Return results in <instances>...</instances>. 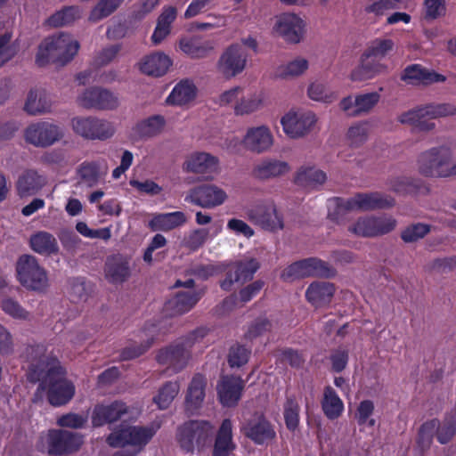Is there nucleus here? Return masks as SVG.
I'll return each mask as SVG.
<instances>
[{
	"label": "nucleus",
	"instance_id": "obj_1",
	"mask_svg": "<svg viewBox=\"0 0 456 456\" xmlns=\"http://www.w3.org/2000/svg\"><path fill=\"white\" fill-rule=\"evenodd\" d=\"M31 379L41 380L35 395V400L46 397L53 406H61L69 403L75 395L73 383L64 376V370L59 361L46 354L44 346L31 348Z\"/></svg>",
	"mask_w": 456,
	"mask_h": 456
},
{
	"label": "nucleus",
	"instance_id": "obj_2",
	"mask_svg": "<svg viewBox=\"0 0 456 456\" xmlns=\"http://www.w3.org/2000/svg\"><path fill=\"white\" fill-rule=\"evenodd\" d=\"M452 149L441 145L424 151L418 159V170L427 177L447 178L456 175V160Z\"/></svg>",
	"mask_w": 456,
	"mask_h": 456
},
{
	"label": "nucleus",
	"instance_id": "obj_3",
	"mask_svg": "<svg viewBox=\"0 0 456 456\" xmlns=\"http://www.w3.org/2000/svg\"><path fill=\"white\" fill-rule=\"evenodd\" d=\"M394 204L392 197L379 192L358 194L348 200L333 199L329 201V216L339 221L349 211L384 208Z\"/></svg>",
	"mask_w": 456,
	"mask_h": 456
},
{
	"label": "nucleus",
	"instance_id": "obj_4",
	"mask_svg": "<svg viewBox=\"0 0 456 456\" xmlns=\"http://www.w3.org/2000/svg\"><path fill=\"white\" fill-rule=\"evenodd\" d=\"M79 43L71 35L61 33L45 38L39 45L36 61L39 65L53 61H69L77 54Z\"/></svg>",
	"mask_w": 456,
	"mask_h": 456
},
{
	"label": "nucleus",
	"instance_id": "obj_5",
	"mask_svg": "<svg viewBox=\"0 0 456 456\" xmlns=\"http://www.w3.org/2000/svg\"><path fill=\"white\" fill-rule=\"evenodd\" d=\"M15 271L18 281L28 290L41 292L49 286L47 271L32 255L20 256L16 262Z\"/></svg>",
	"mask_w": 456,
	"mask_h": 456
},
{
	"label": "nucleus",
	"instance_id": "obj_6",
	"mask_svg": "<svg viewBox=\"0 0 456 456\" xmlns=\"http://www.w3.org/2000/svg\"><path fill=\"white\" fill-rule=\"evenodd\" d=\"M456 115V106L452 103L428 105L401 114L398 120L419 130H431L435 124L432 119Z\"/></svg>",
	"mask_w": 456,
	"mask_h": 456
},
{
	"label": "nucleus",
	"instance_id": "obj_7",
	"mask_svg": "<svg viewBox=\"0 0 456 456\" xmlns=\"http://www.w3.org/2000/svg\"><path fill=\"white\" fill-rule=\"evenodd\" d=\"M160 426V421L153 422L149 427L129 426L110 434L108 437V443L113 447L131 446L132 453L129 456H134L152 438Z\"/></svg>",
	"mask_w": 456,
	"mask_h": 456
},
{
	"label": "nucleus",
	"instance_id": "obj_8",
	"mask_svg": "<svg viewBox=\"0 0 456 456\" xmlns=\"http://www.w3.org/2000/svg\"><path fill=\"white\" fill-rule=\"evenodd\" d=\"M455 433L456 420L452 422L445 419L441 422L437 419H428L421 424L419 429L417 448L421 452H426L430 448L435 436L440 444H445L452 439Z\"/></svg>",
	"mask_w": 456,
	"mask_h": 456
},
{
	"label": "nucleus",
	"instance_id": "obj_9",
	"mask_svg": "<svg viewBox=\"0 0 456 456\" xmlns=\"http://www.w3.org/2000/svg\"><path fill=\"white\" fill-rule=\"evenodd\" d=\"M316 114L309 110L293 108L281 118L283 133L291 139L303 138L310 134L317 123Z\"/></svg>",
	"mask_w": 456,
	"mask_h": 456
},
{
	"label": "nucleus",
	"instance_id": "obj_10",
	"mask_svg": "<svg viewBox=\"0 0 456 456\" xmlns=\"http://www.w3.org/2000/svg\"><path fill=\"white\" fill-rule=\"evenodd\" d=\"M273 31L289 44H299L305 37L307 23L297 13L282 12L275 16Z\"/></svg>",
	"mask_w": 456,
	"mask_h": 456
},
{
	"label": "nucleus",
	"instance_id": "obj_11",
	"mask_svg": "<svg viewBox=\"0 0 456 456\" xmlns=\"http://www.w3.org/2000/svg\"><path fill=\"white\" fill-rule=\"evenodd\" d=\"M73 131L90 140H107L116 133L114 122L95 117H76L71 119Z\"/></svg>",
	"mask_w": 456,
	"mask_h": 456
},
{
	"label": "nucleus",
	"instance_id": "obj_12",
	"mask_svg": "<svg viewBox=\"0 0 456 456\" xmlns=\"http://www.w3.org/2000/svg\"><path fill=\"white\" fill-rule=\"evenodd\" d=\"M213 427L208 421L196 420L184 423L178 428L176 439L180 446L187 451L204 444L212 435Z\"/></svg>",
	"mask_w": 456,
	"mask_h": 456
},
{
	"label": "nucleus",
	"instance_id": "obj_13",
	"mask_svg": "<svg viewBox=\"0 0 456 456\" xmlns=\"http://www.w3.org/2000/svg\"><path fill=\"white\" fill-rule=\"evenodd\" d=\"M185 200L203 208L212 209L228 200V193L215 183H204L191 189Z\"/></svg>",
	"mask_w": 456,
	"mask_h": 456
},
{
	"label": "nucleus",
	"instance_id": "obj_14",
	"mask_svg": "<svg viewBox=\"0 0 456 456\" xmlns=\"http://www.w3.org/2000/svg\"><path fill=\"white\" fill-rule=\"evenodd\" d=\"M63 136L64 129L51 122L31 124L24 132V138L27 142L41 148H46L58 142Z\"/></svg>",
	"mask_w": 456,
	"mask_h": 456
},
{
	"label": "nucleus",
	"instance_id": "obj_15",
	"mask_svg": "<svg viewBox=\"0 0 456 456\" xmlns=\"http://www.w3.org/2000/svg\"><path fill=\"white\" fill-rule=\"evenodd\" d=\"M41 443L51 454L69 453L83 444V436L63 430H49L42 436Z\"/></svg>",
	"mask_w": 456,
	"mask_h": 456
},
{
	"label": "nucleus",
	"instance_id": "obj_16",
	"mask_svg": "<svg viewBox=\"0 0 456 456\" xmlns=\"http://www.w3.org/2000/svg\"><path fill=\"white\" fill-rule=\"evenodd\" d=\"M248 53L239 43L232 44L221 54L217 69L225 77L231 78L241 73L247 65Z\"/></svg>",
	"mask_w": 456,
	"mask_h": 456
},
{
	"label": "nucleus",
	"instance_id": "obj_17",
	"mask_svg": "<svg viewBox=\"0 0 456 456\" xmlns=\"http://www.w3.org/2000/svg\"><path fill=\"white\" fill-rule=\"evenodd\" d=\"M274 142V135L271 128L265 124L248 126L241 139L244 148L256 154L271 151Z\"/></svg>",
	"mask_w": 456,
	"mask_h": 456
},
{
	"label": "nucleus",
	"instance_id": "obj_18",
	"mask_svg": "<svg viewBox=\"0 0 456 456\" xmlns=\"http://www.w3.org/2000/svg\"><path fill=\"white\" fill-rule=\"evenodd\" d=\"M140 412L139 408L127 407L120 402H115L108 405H98L94 410L92 423L94 427H100L118 419H132L137 418Z\"/></svg>",
	"mask_w": 456,
	"mask_h": 456
},
{
	"label": "nucleus",
	"instance_id": "obj_19",
	"mask_svg": "<svg viewBox=\"0 0 456 456\" xmlns=\"http://www.w3.org/2000/svg\"><path fill=\"white\" fill-rule=\"evenodd\" d=\"M396 221L390 216L359 218L349 226V231L362 237H375L394 230Z\"/></svg>",
	"mask_w": 456,
	"mask_h": 456
},
{
	"label": "nucleus",
	"instance_id": "obj_20",
	"mask_svg": "<svg viewBox=\"0 0 456 456\" xmlns=\"http://www.w3.org/2000/svg\"><path fill=\"white\" fill-rule=\"evenodd\" d=\"M249 220L265 229L275 231L283 227V219L273 201L257 204L248 211Z\"/></svg>",
	"mask_w": 456,
	"mask_h": 456
},
{
	"label": "nucleus",
	"instance_id": "obj_21",
	"mask_svg": "<svg viewBox=\"0 0 456 456\" xmlns=\"http://www.w3.org/2000/svg\"><path fill=\"white\" fill-rule=\"evenodd\" d=\"M258 267L257 261L253 258L232 264L225 279L221 282L222 289L231 290L234 284H242L251 280Z\"/></svg>",
	"mask_w": 456,
	"mask_h": 456
},
{
	"label": "nucleus",
	"instance_id": "obj_22",
	"mask_svg": "<svg viewBox=\"0 0 456 456\" xmlns=\"http://www.w3.org/2000/svg\"><path fill=\"white\" fill-rule=\"evenodd\" d=\"M78 103L86 109L112 110L118 107V98L110 92L92 88L79 95Z\"/></svg>",
	"mask_w": 456,
	"mask_h": 456
},
{
	"label": "nucleus",
	"instance_id": "obj_23",
	"mask_svg": "<svg viewBox=\"0 0 456 456\" xmlns=\"http://www.w3.org/2000/svg\"><path fill=\"white\" fill-rule=\"evenodd\" d=\"M172 59L163 52H153L143 56L138 62L140 71L147 76H164L172 66Z\"/></svg>",
	"mask_w": 456,
	"mask_h": 456
},
{
	"label": "nucleus",
	"instance_id": "obj_24",
	"mask_svg": "<svg viewBox=\"0 0 456 456\" xmlns=\"http://www.w3.org/2000/svg\"><path fill=\"white\" fill-rule=\"evenodd\" d=\"M387 71V65L380 60L365 57V53L360 57L359 64L351 71L349 77L353 82H363L376 77Z\"/></svg>",
	"mask_w": 456,
	"mask_h": 456
},
{
	"label": "nucleus",
	"instance_id": "obj_25",
	"mask_svg": "<svg viewBox=\"0 0 456 456\" xmlns=\"http://www.w3.org/2000/svg\"><path fill=\"white\" fill-rule=\"evenodd\" d=\"M291 170L289 162L278 159H265L256 165L252 170L253 175L260 180L278 178L289 174Z\"/></svg>",
	"mask_w": 456,
	"mask_h": 456
},
{
	"label": "nucleus",
	"instance_id": "obj_26",
	"mask_svg": "<svg viewBox=\"0 0 456 456\" xmlns=\"http://www.w3.org/2000/svg\"><path fill=\"white\" fill-rule=\"evenodd\" d=\"M243 389V381L238 377H224L217 384V394L221 403L224 406L235 405Z\"/></svg>",
	"mask_w": 456,
	"mask_h": 456
},
{
	"label": "nucleus",
	"instance_id": "obj_27",
	"mask_svg": "<svg viewBox=\"0 0 456 456\" xmlns=\"http://www.w3.org/2000/svg\"><path fill=\"white\" fill-rule=\"evenodd\" d=\"M242 429L248 437L257 444L272 440L275 436L273 428L262 415L254 416Z\"/></svg>",
	"mask_w": 456,
	"mask_h": 456
},
{
	"label": "nucleus",
	"instance_id": "obj_28",
	"mask_svg": "<svg viewBox=\"0 0 456 456\" xmlns=\"http://www.w3.org/2000/svg\"><path fill=\"white\" fill-rule=\"evenodd\" d=\"M218 159L208 152H193L183 162V168L187 172L204 175L217 168Z\"/></svg>",
	"mask_w": 456,
	"mask_h": 456
},
{
	"label": "nucleus",
	"instance_id": "obj_29",
	"mask_svg": "<svg viewBox=\"0 0 456 456\" xmlns=\"http://www.w3.org/2000/svg\"><path fill=\"white\" fill-rule=\"evenodd\" d=\"M403 80L409 84L429 85L433 83H443L446 80L445 76L435 70L425 69L419 64L406 68L402 76Z\"/></svg>",
	"mask_w": 456,
	"mask_h": 456
},
{
	"label": "nucleus",
	"instance_id": "obj_30",
	"mask_svg": "<svg viewBox=\"0 0 456 456\" xmlns=\"http://www.w3.org/2000/svg\"><path fill=\"white\" fill-rule=\"evenodd\" d=\"M187 222L186 215L182 211L152 214L148 226L151 230L168 232L178 228Z\"/></svg>",
	"mask_w": 456,
	"mask_h": 456
},
{
	"label": "nucleus",
	"instance_id": "obj_31",
	"mask_svg": "<svg viewBox=\"0 0 456 456\" xmlns=\"http://www.w3.org/2000/svg\"><path fill=\"white\" fill-rule=\"evenodd\" d=\"M179 51L185 55L200 59L208 56L214 49V44L210 41H202L196 37L183 36L178 40Z\"/></svg>",
	"mask_w": 456,
	"mask_h": 456
},
{
	"label": "nucleus",
	"instance_id": "obj_32",
	"mask_svg": "<svg viewBox=\"0 0 456 456\" xmlns=\"http://www.w3.org/2000/svg\"><path fill=\"white\" fill-rule=\"evenodd\" d=\"M131 275L130 260L123 256L109 257L105 264V276L111 282H123Z\"/></svg>",
	"mask_w": 456,
	"mask_h": 456
},
{
	"label": "nucleus",
	"instance_id": "obj_33",
	"mask_svg": "<svg viewBox=\"0 0 456 456\" xmlns=\"http://www.w3.org/2000/svg\"><path fill=\"white\" fill-rule=\"evenodd\" d=\"M175 19L176 10L174 7L163 8L157 19L155 28L151 37V41L154 45L161 44L171 34L172 24Z\"/></svg>",
	"mask_w": 456,
	"mask_h": 456
},
{
	"label": "nucleus",
	"instance_id": "obj_34",
	"mask_svg": "<svg viewBox=\"0 0 456 456\" xmlns=\"http://www.w3.org/2000/svg\"><path fill=\"white\" fill-rule=\"evenodd\" d=\"M265 102V94L262 91H255L240 98L233 105L235 116H249L260 110Z\"/></svg>",
	"mask_w": 456,
	"mask_h": 456
},
{
	"label": "nucleus",
	"instance_id": "obj_35",
	"mask_svg": "<svg viewBox=\"0 0 456 456\" xmlns=\"http://www.w3.org/2000/svg\"><path fill=\"white\" fill-rule=\"evenodd\" d=\"M310 68L308 58L297 55L280 65L277 69V76L284 80L303 77Z\"/></svg>",
	"mask_w": 456,
	"mask_h": 456
},
{
	"label": "nucleus",
	"instance_id": "obj_36",
	"mask_svg": "<svg viewBox=\"0 0 456 456\" xmlns=\"http://www.w3.org/2000/svg\"><path fill=\"white\" fill-rule=\"evenodd\" d=\"M165 126L164 117L155 115L137 122L131 128V136L134 139L155 136L164 130Z\"/></svg>",
	"mask_w": 456,
	"mask_h": 456
},
{
	"label": "nucleus",
	"instance_id": "obj_37",
	"mask_svg": "<svg viewBox=\"0 0 456 456\" xmlns=\"http://www.w3.org/2000/svg\"><path fill=\"white\" fill-rule=\"evenodd\" d=\"M197 94L194 84L183 80L176 84L166 99V103L172 106H183L191 102Z\"/></svg>",
	"mask_w": 456,
	"mask_h": 456
},
{
	"label": "nucleus",
	"instance_id": "obj_38",
	"mask_svg": "<svg viewBox=\"0 0 456 456\" xmlns=\"http://www.w3.org/2000/svg\"><path fill=\"white\" fill-rule=\"evenodd\" d=\"M52 107V101L48 94L40 88L28 92L24 110L30 115H40L48 112Z\"/></svg>",
	"mask_w": 456,
	"mask_h": 456
},
{
	"label": "nucleus",
	"instance_id": "obj_39",
	"mask_svg": "<svg viewBox=\"0 0 456 456\" xmlns=\"http://www.w3.org/2000/svg\"><path fill=\"white\" fill-rule=\"evenodd\" d=\"M334 295V287L329 282H313L305 291L306 300L315 307L329 304Z\"/></svg>",
	"mask_w": 456,
	"mask_h": 456
},
{
	"label": "nucleus",
	"instance_id": "obj_40",
	"mask_svg": "<svg viewBox=\"0 0 456 456\" xmlns=\"http://www.w3.org/2000/svg\"><path fill=\"white\" fill-rule=\"evenodd\" d=\"M190 346L188 343H180L161 350L158 354V361L161 363H168L175 368L182 367L190 358Z\"/></svg>",
	"mask_w": 456,
	"mask_h": 456
},
{
	"label": "nucleus",
	"instance_id": "obj_41",
	"mask_svg": "<svg viewBox=\"0 0 456 456\" xmlns=\"http://www.w3.org/2000/svg\"><path fill=\"white\" fill-rule=\"evenodd\" d=\"M46 183L44 175L38 174L36 170L25 171L18 179L17 190L20 196L32 195L37 192Z\"/></svg>",
	"mask_w": 456,
	"mask_h": 456
},
{
	"label": "nucleus",
	"instance_id": "obj_42",
	"mask_svg": "<svg viewBox=\"0 0 456 456\" xmlns=\"http://www.w3.org/2000/svg\"><path fill=\"white\" fill-rule=\"evenodd\" d=\"M326 174L318 167L304 165L296 172L294 181L303 187H315L325 183Z\"/></svg>",
	"mask_w": 456,
	"mask_h": 456
},
{
	"label": "nucleus",
	"instance_id": "obj_43",
	"mask_svg": "<svg viewBox=\"0 0 456 456\" xmlns=\"http://www.w3.org/2000/svg\"><path fill=\"white\" fill-rule=\"evenodd\" d=\"M193 281L189 280L185 282L186 290L180 292L175 298L169 301L171 307L176 314H183L189 311L199 300L200 294L193 289Z\"/></svg>",
	"mask_w": 456,
	"mask_h": 456
},
{
	"label": "nucleus",
	"instance_id": "obj_44",
	"mask_svg": "<svg viewBox=\"0 0 456 456\" xmlns=\"http://www.w3.org/2000/svg\"><path fill=\"white\" fill-rule=\"evenodd\" d=\"M29 243L33 251L43 256H50L59 251L56 239L46 232H38L33 234L30 237Z\"/></svg>",
	"mask_w": 456,
	"mask_h": 456
},
{
	"label": "nucleus",
	"instance_id": "obj_45",
	"mask_svg": "<svg viewBox=\"0 0 456 456\" xmlns=\"http://www.w3.org/2000/svg\"><path fill=\"white\" fill-rule=\"evenodd\" d=\"M322 408L323 413L329 419H336L342 415L345 406L343 401L334 389L330 387H327L323 391Z\"/></svg>",
	"mask_w": 456,
	"mask_h": 456
},
{
	"label": "nucleus",
	"instance_id": "obj_46",
	"mask_svg": "<svg viewBox=\"0 0 456 456\" xmlns=\"http://www.w3.org/2000/svg\"><path fill=\"white\" fill-rule=\"evenodd\" d=\"M232 423L229 419H224L218 431L213 456H228L234 449V444L232 440Z\"/></svg>",
	"mask_w": 456,
	"mask_h": 456
},
{
	"label": "nucleus",
	"instance_id": "obj_47",
	"mask_svg": "<svg viewBox=\"0 0 456 456\" xmlns=\"http://www.w3.org/2000/svg\"><path fill=\"white\" fill-rule=\"evenodd\" d=\"M206 379L200 376H195L188 388L186 406L189 411L197 409L203 402L205 396Z\"/></svg>",
	"mask_w": 456,
	"mask_h": 456
},
{
	"label": "nucleus",
	"instance_id": "obj_48",
	"mask_svg": "<svg viewBox=\"0 0 456 456\" xmlns=\"http://www.w3.org/2000/svg\"><path fill=\"white\" fill-rule=\"evenodd\" d=\"M395 48V42L390 38L377 37L371 40L364 50L365 57H371L374 60L385 58Z\"/></svg>",
	"mask_w": 456,
	"mask_h": 456
},
{
	"label": "nucleus",
	"instance_id": "obj_49",
	"mask_svg": "<svg viewBox=\"0 0 456 456\" xmlns=\"http://www.w3.org/2000/svg\"><path fill=\"white\" fill-rule=\"evenodd\" d=\"M306 93L310 100L322 103H330L337 98L335 92L318 81L310 83Z\"/></svg>",
	"mask_w": 456,
	"mask_h": 456
},
{
	"label": "nucleus",
	"instance_id": "obj_50",
	"mask_svg": "<svg viewBox=\"0 0 456 456\" xmlns=\"http://www.w3.org/2000/svg\"><path fill=\"white\" fill-rule=\"evenodd\" d=\"M264 282L256 281L240 291V302H236L233 297L226 298L223 303V307L225 311H230L240 304L248 302L255 297L263 288Z\"/></svg>",
	"mask_w": 456,
	"mask_h": 456
},
{
	"label": "nucleus",
	"instance_id": "obj_51",
	"mask_svg": "<svg viewBox=\"0 0 456 456\" xmlns=\"http://www.w3.org/2000/svg\"><path fill=\"white\" fill-rule=\"evenodd\" d=\"M301 275L303 278L307 276H330L333 272L322 260L310 258L299 261Z\"/></svg>",
	"mask_w": 456,
	"mask_h": 456
},
{
	"label": "nucleus",
	"instance_id": "obj_52",
	"mask_svg": "<svg viewBox=\"0 0 456 456\" xmlns=\"http://www.w3.org/2000/svg\"><path fill=\"white\" fill-rule=\"evenodd\" d=\"M124 0H101L91 11L89 20L96 22L110 15Z\"/></svg>",
	"mask_w": 456,
	"mask_h": 456
},
{
	"label": "nucleus",
	"instance_id": "obj_53",
	"mask_svg": "<svg viewBox=\"0 0 456 456\" xmlns=\"http://www.w3.org/2000/svg\"><path fill=\"white\" fill-rule=\"evenodd\" d=\"M179 391V386L177 383H167L159 391L156 396L153 398V402L161 410L167 409L174 398L176 396Z\"/></svg>",
	"mask_w": 456,
	"mask_h": 456
},
{
	"label": "nucleus",
	"instance_id": "obj_54",
	"mask_svg": "<svg viewBox=\"0 0 456 456\" xmlns=\"http://www.w3.org/2000/svg\"><path fill=\"white\" fill-rule=\"evenodd\" d=\"M81 16V12L77 7L64 8L52 15L48 23L53 27L64 26L72 23Z\"/></svg>",
	"mask_w": 456,
	"mask_h": 456
},
{
	"label": "nucleus",
	"instance_id": "obj_55",
	"mask_svg": "<svg viewBox=\"0 0 456 456\" xmlns=\"http://www.w3.org/2000/svg\"><path fill=\"white\" fill-rule=\"evenodd\" d=\"M370 126L367 122L352 125L346 132V140L351 145H359L367 140Z\"/></svg>",
	"mask_w": 456,
	"mask_h": 456
},
{
	"label": "nucleus",
	"instance_id": "obj_56",
	"mask_svg": "<svg viewBox=\"0 0 456 456\" xmlns=\"http://www.w3.org/2000/svg\"><path fill=\"white\" fill-rule=\"evenodd\" d=\"M283 415L286 427L291 431L296 430L299 424L298 403L292 398H288L284 404Z\"/></svg>",
	"mask_w": 456,
	"mask_h": 456
},
{
	"label": "nucleus",
	"instance_id": "obj_57",
	"mask_svg": "<svg viewBox=\"0 0 456 456\" xmlns=\"http://www.w3.org/2000/svg\"><path fill=\"white\" fill-rule=\"evenodd\" d=\"M423 9L425 18L437 20L446 14L447 7L445 0H424Z\"/></svg>",
	"mask_w": 456,
	"mask_h": 456
},
{
	"label": "nucleus",
	"instance_id": "obj_58",
	"mask_svg": "<svg viewBox=\"0 0 456 456\" xmlns=\"http://www.w3.org/2000/svg\"><path fill=\"white\" fill-rule=\"evenodd\" d=\"M209 236V231L207 229H195L191 231L184 239V246L191 250H197L201 248Z\"/></svg>",
	"mask_w": 456,
	"mask_h": 456
},
{
	"label": "nucleus",
	"instance_id": "obj_59",
	"mask_svg": "<svg viewBox=\"0 0 456 456\" xmlns=\"http://www.w3.org/2000/svg\"><path fill=\"white\" fill-rule=\"evenodd\" d=\"M374 405L370 401H362L360 403L356 411V419L359 425L371 428L375 425V420L371 417Z\"/></svg>",
	"mask_w": 456,
	"mask_h": 456
},
{
	"label": "nucleus",
	"instance_id": "obj_60",
	"mask_svg": "<svg viewBox=\"0 0 456 456\" xmlns=\"http://www.w3.org/2000/svg\"><path fill=\"white\" fill-rule=\"evenodd\" d=\"M1 308L6 314L14 319L27 320L29 318V313L12 298L4 299L1 303Z\"/></svg>",
	"mask_w": 456,
	"mask_h": 456
},
{
	"label": "nucleus",
	"instance_id": "obj_61",
	"mask_svg": "<svg viewBox=\"0 0 456 456\" xmlns=\"http://www.w3.org/2000/svg\"><path fill=\"white\" fill-rule=\"evenodd\" d=\"M401 0H374L365 7V11L377 16L383 15L387 10L397 7Z\"/></svg>",
	"mask_w": 456,
	"mask_h": 456
},
{
	"label": "nucleus",
	"instance_id": "obj_62",
	"mask_svg": "<svg viewBox=\"0 0 456 456\" xmlns=\"http://www.w3.org/2000/svg\"><path fill=\"white\" fill-rule=\"evenodd\" d=\"M250 351L245 346L237 345L231 348L228 361L232 367H240L245 364L249 358Z\"/></svg>",
	"mask_w": 456,
	"mask_h": 456
},
{
	"label": "nucleus",
	"instance_id": "obj_63",
	"mask_svg": "<svg viewBox=\"0 0 456 456\" xmlns=\"http://www.w3.org/2000/svg\"><path fill=\"white\" fill-rule=\"evenodd\" d=\"M87 418L85 414L68 413L60 417L57 424L64 428H81L87 422Z\"/></svg>",
	"mask_w": 456,
	"mask_h": 456
},
{
	"label": "nucleus",
	"instance_id": "obj_64",
	"mask_svg": "<svg viewBox=\"0 0 456 456\" xmlns=\"http://www.w3.org/2000/svg\"><path fill=\"white\" fill-rule=\"evenodd\" d=\"M226 228L231 232L238 236L251 238L254 235V230L243 220L231 218L227 221Z\"/></svg>",
	"mask_w": 456,
	"mask_h": 456
}]
</instances>
